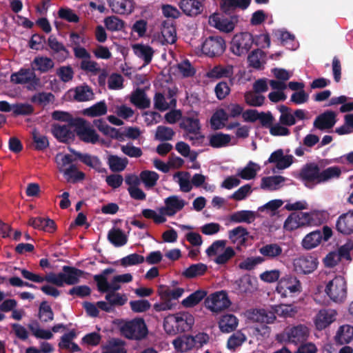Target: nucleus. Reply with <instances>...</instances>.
Here are the masks:
<instances>
[{
  "label": "nucleus",
  "instance_id": "obj_43",
  "mask_svg": "<svg viewBox=\"0 0 353 353\" xmlns=\"http://www.w3.org/2000/svg\"><path fill=\"white\" fill-rule=\"evenodd\" d=\"M74 92V98L79 102L87 101L92 99L94 97L92 88L86 84L76 87Z\"/></svg>",
  "mask_w": 353,
  "mask_h": 353
},
{
  "label": "nucleus",
  "instance_id": "obj_25",
  "mask_svg": "<svg viewBox=\"0 0 353 353\" xmlns=\"http://www.w3.org/2000/svg\"><path fill=\"white\" fill-rule=\"evenodd\" d=\"M179 6L188 16H196L202 12V3L199 0H181Z\"/></svg>",
  "mask_w": 353,
  "mask_h": 353
},
{
  "label": "nucleus",
  "instance_id": "obj_1",
  "mask_svg": "<svg viewBox=\"0 0 353 353\" xmlns=\"http://www.w3.org/2000/svg\"><path fill=\"white\" fill-rule=\"evenodd\" d=\"M299 175L305 185L309 186L339 178L341 170L339 166H332L321 171L318 164L309 163L301 168Z\"/></svg>",
  "mask_w": 353,
  "mask_h": 353
},
{
  "label": "nucleus",
  "instance_id": "obj_3",
  "mask_svg": "<svg viewBox=\"0 0 353 353\" xmlns=\"http://www.w3.org/2000/svg\"><path fill=\"white\" fill-rule=\"evenodd\" d=\"M69 150L75 156V158H72L70 154H65L61 159L63 166L66 165H70L72 162L78 159L83 164L92 168L99 173H104L107 172L106 169L102 166V163L98 157L92 156L88 153H81L70 148H69Z\"/></svg>",
  "mask_w": 353,
  "mask_h": 353
},
{
  "label": "nucleus",
  "instance_id": "obj_60",
  "mask_svg": "<svg viewBox=\"0 0 353 353\" xmlns=\"http://www.w3.org/2000/svg\"><path fill=\"white\" fill-rule=\"evenodd\" d=\"M246 340L245 336L241 332L233 333L228 339L227 347L230 350H235L241 346Z\"/></svg>",
  "mask_w": 353,
  "mask_h": 353
},
{
  "label": "nucleus",
  "instance_id": "obj_19",
  "mask_svg": "<svg viewBox=\"0 0 353 353\" xmlns=\"http://www.w3.org/2000/svg\"><path fill=\"white\" fill-rule=\"evenodd\" d=\"M63 272H61L63 285L64 283L72 285L79 282V278L82 277L85 272L74 267L64 265L62 268Z\"/></svg>",
  "mask_w": 353,
  "mask_h": 353
},
{
  "label": "nucleus",
  "instance_id": "obj_10",
  "mask_svg": "<svg viewBox=\"0 0 353 353\" xmlns=\"http://www.w3.org/2000/svg\"><path fill=\"white\" fill-rule=\"evenodd\" d=\"M225 49V43L221 37L210 36L202 45V52L210 57L221 55Z\"/></svg>",
  "mask_w": 353,
  "mask_h": 353
},
{
  "label": "nucleus",
  "instance_id": "obj_13",
  "mask_svg": "<svg viewBox=\"0 0 353 353\" xmlns=\"http://www.w3.org/2000/svg\"><path fill=\"white\" fill-rule=\"evenodd\" d=\"M317 265V259L312 256H301L293 261L294 269L299 274H310L316 269Z\"/></svg>",
  "mask_w": 353,
  "mask_h": 353
},
{
  "label": "nucleus",
  "instance_id": "obj_7",
  "mask_svg": "<svg viewBox=\"0 0 353 353\" xmlns=\"http://www.w3.org/2000/svg\"><path fill=\"white\" fill-rule=\"evenodd\" d=\"M254 39L251 33L245 32L236 34L232 38L230 50L237 56L246 54L252 48Z\"/></svg>",
  "mask_w": 353,
  "mask_h": 353
},
{
  "label": "nucleus",
  "instance_id": "obj_5",
  "mask_svg": "<svg viewBox=\"0 0 353 353\" xmlns=\"http://www.w3.org/2000/svg\"><path fill=\"white\" fill-rule=\"evenodd\" d=\"M327 296L335 303H342L347 297V284L343 276H335L325 288Z\"/></svg>",
  "mask_w": 353,
  "mask_h": 353
},
{
  "label": "nucleus",
  "instance_id": "obj_16",
  "mask_svg": "<svg viewBox=\"0 0 353 353\" xmlns=\"http://www.w3.org/2000/svg\"><path fill=\"white\" fill-rule=\"evenodd\" d=\"M164 203L165 206L160 209V212L168 216H174L177 212L181 210L185 205V201L179 199L176 195L168 196L164 200Z\"/></svg>",
  "mask_w": 353,
  "mask_h": 353
},
{
  "label": "nucleus",
  "instance_id": "obj_45",
  "mask_svg": "<svg viewBox=\"0 0 353 353\" xmlns=\"http://www.w3.org/2000/svg\"><path fill=\"white\" fill-rule=\"evenodd\" d=\"M261 254L269 259H274L279 256L282 252V248L277 243L266 244L259 250Z\"/></svg>",
  "mask_w": 353,
  "mask_h": 353
},
{
  "label": "nucleus",
  "instance_id": "obj_4",
  "mask_svg": "<svg viewBox=\"0 0 353 353\" xmlns=\"http://www.w3.org/2000/svg\"><path fill=\"white\" fill-rule=\"evenodd\" d=\"M276 291L282 298L293 297L302 292V285L296 276L288 274L279 280Z\"/></svg>",
  "mask_w": 353,
  "mask_h": 353
},
{
  "label": "nucleus",
  "instance_id": "obj_30",
  "mask_svg": "<svg viewBox=\"0 0 353 353\" xmlns=\"http://www.w3.org/2000/svg\"><path fill=\"white\" fill-rule=\"evenodd\" d=\"M134 53L143 59L145 65H148L152 61L154 51L152 47L141 43H136L132 46Z\"/></svg>",
  "mask_w": 353,
  "mask_h": 353
},
{
  "label": "nucleus",
  "instance_id": "obj_52",
  "mask_svg": "<svg viewBox=\"0 0 353 353\" xmlns=\"http://www.w3.org/2000/svg\"><path fill=\"white\" fill-rule=\"evenodd\" d=\"M32 334L37 339H50L52 338V333L48 330L39 328V323L37 321H32L28 325Z\"/></svg>",
  "mask_w": 353,
  "mask_h": 353
},
{
  "label": "nucleus",
  "instance_id": "obj_53",
  "mask_svg": "<svg viewBox=\"0 0 353 353\" xmlns=\"http://www.w3.org/2000/svg\"><path fill=\"white\" fill-rule=\"evenodd\" d=\"M299 214V216L300 218V225L301 227L306 226V225H317L321 222L317 221L319 219V214L316 212H297Z\"/></svg>",
  "mask_w": 353,
  "mask_h": 353
},
{
  "label": "nucleus",
  "instance_id": "obj_11",
  "mask_svg": "<svg viewBox=\"0 0 353 353\" xmlns=\"http://www.w3.org/2000/svg\"><path fill=\"white\" fill-rule=\"evenodd\" d=\"M179 126L188 133L193 134L196 136L195 137L188 135L183 136L185 139L192 141L193 143H194L195 141L201 142L204 139V136L200 133L201 124L199 119L184 117L182 118Z\"/></svg>",
  "mask_w": 353,
  "mask_h": 353
},
{
  "label": "nucleus",
  "instance_id": "obj_41",
  "mask_svg": "<svg viewBox=\"0 0 353 353\" xmlns=\"http://www.w3.org/2000/svg\"><path fill=\"white\" fill-rule=\"evenodd\" d=\"M323 239L320 230L313 231L307 234L302 241V245L307 250L312 249L316 247Z\"/></svg>",
  "mask_w": 353,
  "mask_h": 353
},
{
  "label": "nucleus",
  "instance_id": "obj_62",
  "mask_svg": "<svg viewBox=\"0 0 353 353\" xmlns=\"http://www.w3.org/2000/svg\"><path fill=\"white\" fill-rule=\"evenodd\" d=\"M145 258L143 256L137 253L129 254L121 259V264L124 266H131L143 263Z\"/></svg>",
  "mask_w": 353,
  "mask_h": 353
},
{
  "label": "nucleus",
  "instance_id": "obj_44",
  "mask_svg": "<svg viewBox=\"0 0 353 353\" xmlns=\"http://www.w3.org/2000/svg\"><path fill=\"white\" fill-rule=\"evenodd\" d=\"M207 270L208 267L204 263H199L192 264L184 270L183 275L185 278L192 279L203 275L206 272Z\"/></svg>",
  "mask_w": 353,
  "mask_h": 353
},
{
  "label": "nucleus",
  "instance_id": "obj_21",
  "mask_svg": "<svg viewBox=\"0 0 353 353\" xmlns=\"http://www.w3.org/2000/svg\"><path fill=\"white\" fill-rule=\"evenodd\" d=\"M288 341L290 343L297 344L304 343L309 336V330L303 325H298L292 327L287 332Z\"/></svg>",
  "mask_w": 353,
  "mask_h": 353
},
{
  "label": "nucleus",
  "instance_id": "obj_29",
  "mask_svg": "<svg viewBox=\"0 0 353 353\" xmlns=\"http://www.w3.org/2000/svg\"><path fill=\"white\" fill-rule=\"evenodd\" d=\"M250 319L258 323L270 324L274 323L276 316L272 310L268 311L265 309H254L251 312Z\"/></svg>",
  "mask_w": 353,
  "mask_h": 353
},
{
  "label": "nucleus",
  "instance_id": "obj_58",
  "mask_svg": "<svg viewBox=\"0 0 353 353\" xmlns=\"http://www.w3.org/2000/svg\"><path fill=\"white\" fill-rule=\"evenodd\" d=\"M336 337L341 343H350L353 338V327L348 325L341 326Z\"/></svg>",
  "mask_w": 353,
  "mask_h": 353
},
{
  "label": "nucleus",
  "instance_id": "obj_61",
  "mask_svg": "<svg viewBox=\"0 0 353 353\" xmlns=\"http://www.w3.org/2000/svg\"><path fill=\"white\" fill-rule=\"evenodd\" d=\"M58 16L60 19L70 23H78L79 21V16L69 8H61L58 11Z\"/></svg>",
  "mask_w": 353,
  "mask_h": 353
},
{
  "label": "nucleus",
  "instance_id": "obj_38",
  "mask_svg": "<svg viewBox=\"0 0 353 353\" xmlns=\"http://www.w3.org/2000/svg\"><path fill=\"white\" fill-rule=\"evenodd\" d=\"M256 213L251 210H240L230 215V220L234 223H251L255 220Z\"/></svg>",
  "mask_w": 353,
  "mask_h": 353
},
{
  "label": "nucleus",
  "instance_id": "obj_64",
  "mask_svg": "<svg viewBox=\"0 0 353 353\" xmlns=\"http://www.w3.org/2000/svg\"><path fill=\"white\" fill-rule=\"evenodd\" d=\"M121 345V340L112 339L108 341L105 347L106 351L102 353H126V350Z\"/></svg>",
  "mask_w": 353,
  "mask_h": 353
},
{
  "label": "nucleus",
  "instance_id": "obj_42",
  "mask_svg": "<svg viewBox=\"0 0 353 353\" xmlns=\"http://www.w3.org/2000/svg\"><path fill=\"white\" fill-rule=\"evenodd\" d=\"M128 163L127 158H121L117 155H110L108 164L110 169L114 172H119L124 170Z\"/></svg>",
  "mask_w": 353,
  "mask_h": 353
},
{
  "label": "nucleus",
  "instance_id": "obj_20",
  "mask_svg": "<svg viewBox=\"0 0 353 353\" xmlns=\"http://www.w3.org/2000/svg\"><path fill=\"white\" fill-rule=\"evenodd\" d=\"M336 114L332 110H327L317 116L314 121V127L320 130L332 128L336 123Z\"/></svg>",
  "mask_w": 353,
  "mask_h": 353
},
{
  "label": "nucleus",
  "instance_id": "obj_18",
  "mask_svg": "<svg viewBox=\"0 0 353 353\" xmlns=\"http://www.w3.org/2000/svg\"><path fill=\"white\" fill-rule=\"evenodd\" d=\"M70 127L68 124L54 123L52 125V133L59 142L68 143L72 141L75 137V132L70 130Z\"/></svg>",
  "mask_w": 353,
  "mask_h": 353
},
{
  "label": "nucleus",
  "instance_id": "obj_32",
  "mask_svg": "<svg viewBox=\"0 0 353 353\" xmlns=\"http://www.w3.org/2000/svg\"><path fill=\"white\" fill-rule=\"evenodd\" d=\"M65 179L68 183H76L84 180L85 174L82 171L78 170L74 164L70 165L65 169H60Z\"/></svg>",
  "mask_w": 353,
  "mask_h": 353
},
{
  "label": "nucleus",
  "instance_id": "obj_49",
  "mask_svg": "<svg viewBox=\"0 0 353 353\" xmlns=\"http://www.w3.org/2000/svg\"><path fill=\"white\" fill-rule=\"evenodd\" d=\"M33 63L36 69L42 73L47 72L54 65L52 59L47 57H37L34 59Z\"/></svg>",
  "mask_w": 353,
  "mask_h": 353
},
{
  "label": "nucleus",
  "instance_id": "obj_57",
  "mask_svg": "<svg viewBox=\"0 0 353 353\" xmlns=\"http://www.w3.org/2000/svg\"><path fill=\"white\" fill-rule=\"evenodd\" d=\"M106 28L112 32L121 30L125 22L116 16L108 17L104 20Z\"/></svg>",
  "mask_w": 353,
  "mask_h": 353
},
{
  "label": "nucleus",
  "instance_id": "obj_56",
  "mask_svg": "<svg viewBox=\"0 0 353 353\" xmlns=\"http://www.w3.org/2000/svg\"><path fill=\"white\" fill-rule=\"evenodd\" d=\"M52 118L55 121L66 122L72 127H74L76 121L80 119V117L73 118L69 112L60 110L54 111L52 113Z\"/></svg>",
  "mask_w": 353,
  "mask_h": 353
},
{
  "label": "nucleus",
  "instance_id": "obj_15",
  "mask_svg": "<svg viewBox=\"0 0 353 353\" xmlns=\"http://www.w3.org/2000/svg\"><path fill=\"white\" fill-rule=\"evenodd\" d=\"M47 43L51 50V55L58 61L63 62L70 57L69 50L58 41L55 36L50 35Z\"/></svg>",
  "mask_w": 353,
  "mask_h": 353
},
{
  "label": "nucleus",
  "instance_id": "obj_47",
  "mask_svg": "<svg viewBox=\"0 0 353 353\" xmlns=\"http://www.w3.org/2000/svg\"><path fill=\"white\" fill-rule=\"evenodd\" d=\"M231 140L229 134L217 132L209 137L210 145L214 148H222L227 145Z\"/></svg>",
  "mask_w": 353,
  "mask_h": 353
},
{
  "label": "nucleus",
  "instance_id": "obj_6",
  "mask_svg": "<svg viewBox=\"0 0 353 353\" xmlns=\"http://www.w3.org/2000/svg\"><path fill=\"white\" fill-rule=\"evenodd\" d=\"M121 332L129 339L141 340L148 334V328L142 318H137L123 325Z\"/></svg>",
  "mask_w": 353,
  "mask_h": 353
},
{
  "label": "nucleus",
  "instance_id": "obj_12",
  "mask_svg": "<svg viewBox=\"0 0 353 353\" xmlns=\"http://www.w3.org/2000/svg\"><path fill=\"white\" fill-rule=\"evenodd\" d=\"M20 270L22 276L24 279L29 280L30 281L37 283H41L44 281H46L48 283L54 284L58 287L63 286L62 277H60V276L61 275V272L59 274L50 272L49 274H47L44 276H42L39 274L32 273L26 269H21Z\"/></svg>",
  "mask_w": 353,
  "mask_h": 353
},
{
  "label": "nucleus",
  "instance_id": "obj_39",
  "mask_svg": "<svg viewBox=\"0 0 353 353\" xmlns=\"http://www.w3.org/2000/svg\"><path fill=\"white\" fill-rule=\"evenodd\" d=\"M238 325L237 318L231 314L222 316L219 321V327L221 332L229 333L234 331Z\"/></svg>",
  "mask_w": 353,
  "mask_h": 353
},
{
  "label": "nucleus",
  "instance_id": "obj_24",
  "mask_svg": "<svg viewBox=\"0 0 353 353\" xmlns=\"http://www.w3.org/2000/svg\"><path fill=\"white\" fill-rule=\"evenodd\" d=\"M250 2L251 0H221L220 6L224 13L231 14L236 8L246 9Z\"/></svg>",
  "mask_w": 353,
  "mask_h": 353
},
{
  "label": "nucleus",
  "instance_id": "obj_27",
  "mask_svg": "<svg viewBox=\"0 0 353 353\" xmlns=\"http://www.w3.org/2000/svg\"><path fill=\"white\" fill-rule=\"evenodd\" d=\"M130 102L139 109H145L150 106V99L142 88H137L131 94Z\"/></svg>",
  "mask_w": 353,
  "mask_h": 353
},
{
  "label": "nucleus",
  "instance_id": "obj_35",
  "mask_svg": "<svg viewBox=\"0 0 353 353\" xmlns=\"http://www.w3.org/2000/svg\"><path fill=\"white\" fill-rule=\"evenodd\" d=\"M174 348L181 352H187L196 347L194 339L191 335H183L172 342Z\"/></svg>",
  "mask_w": 353,
  "mask_h": 353
},
{
  "label": "nucleus",
  "instance_id": "obj_46",
  "mask_svg": "<svg viewBox=\"0 0 353 353\" xmlns=\"http://www.w3.org/2000/svg\"><path fill=\"white\" fill-rule=\"evenodd\" d=\"M38 317L42 323L51 322L54 319V312L46 301H43L39 307Z\"/></svg>",
  "mask_w": 353,
  "mask_h": 353
},
{
  "label": "nucleus",
  "instance_id": "obj_33",
  "mask_svg": "<svg viewBox=\"0 0 353 353\" xmlns=\"http://www.w3.org/2000/svg\"><path fill=\"white\" fill-rule=\"evenodd\" d=\"M334 321V316L332 312L322 310L316 315L314 323L317 330H322L329 326Z\"/></svg>",
  "mask_w": 353,
  "mask_h": 353
},
{
  "label": "nucleus",
  "instance_id": "obj_17",
  "mask_svg": "<svg viewBox=\"0 0 353 353\" xmlns=\"http://www.w3.org/2000/svg\"><path fill=\"white\" fill-rule=\"evenodd\" d=\"M336 230L344 235L353 234V210L340 215L336 222Z\"/></svg>",
  "mask_w": 353,
  "mask_h": 353
},
{
  "label": "nucleus",
  "instance_id": "obj_2",
  "mask_svg": "<svg viewBox=\"0 0 353 353\" xmlns=\"http://www.w3.org/2000/svg\"><path fill=\"white\" fill-rule=\"evenodd\" d=\"M194 324V316L185 312L168 315L163 320L164 330L169 335L190 331Z\"/></svg>",
  "mask_w": 353,
  "mask_h": 353
},
{
  "label": "nucleus",
  "instance_id": "obj_9",
  "mask_svg": "<svg viewBox=\"0 0 353 353\" xmlns=\"http://www.w3.org/2000/svg\"><path fill=\"white\" fill-rule=\"evenodd\" d=\"M74 128V132L81 141L92 144L99 141V134L84 119L80 118V119L77 120Z\"/></svg>",
  "mask_w": 353,
  "mask_h": 353
},
{
  "label": "nucleus",
  "instance_id": "obj_48",
  "mask_svg": "<svg viewBox=\"0 0 353 353\" xmlns=\"http://www.w3.org/2000/svg\"><path fill=\"white\" fill-rule=\"evenodd\" d=\"M284 181L285 178L281 175L265 176L262 178L261 188L262 189L276 190L279 188V185Z\"/></svg>",
  "mask_w": 353,
  "mask_h": 353
},
{
  "label": "nucleus",
  "instance_id": "obj_22",
  "mask_svg": "<svg viewBox=\"0 0 353 353\" xmlns=\"http://www.w3.org/2000/svg\"><path fill=\"white\" fill-rule=\"evenodd\" d=\"M28 225L34 229L42 230L50 233L57 230L55 222L50 218L32 217L28 221Z\"/></svg>",
  "mask_w": 353,
  "mask_h": 353
},
{
  "label": "nucleus",
  "instance_id": "obj_50",
  "mask_svg": "<svg viewBox=\"0 0 353 353\" xmlns=\"http://www.w3.org/2000/svg\"><path fill=\"white\" fill-rule=\"evenodd\" d=\"M108 110L106 103L104 101H101L94 104L91 107L84 110V114L92 117H100L106 114Z\"/></svg>",
  "mask_w": 353,
  "mask_h": 353
},
{
  "label": "nucleus",
  "instance_id": "obj_40",
  "mask_svg": "<svg viewBox=\"0 0 353 353\" xmlns=\"http://www.w3.org/2000/svg\"><path fill=\"white\" fill-rule=\"evenodd\" d=\"M108 239L116 247L125 245L128 241L126 235L119 228H112L108 234Z\"/></svg>",
  "mask_w": 353,
  "mask_h": 353
},
{
  "label": "nucleus",
  "instance_id": "obj_55",
  "mask_svg": "<svg viewBox=\"0 0 353 353\" xmlns=\"http://www.w3.org/2000/svg\"><path fill=\"white\" fill-rule=\"evenodd\" d=\"M260 167L255 163L250 161L248 165L239 173L241 179L250 180L254 179Z\"/></svg>",
  "mask_w": 353,
  "mask_h": 353
},
{
  "label": "nucleus",
  "instance_id": "obj_54",
  "mask_svg": "<svg viewBox=\"0 0 353 353\" xmlns=\"http://www.w3.org/2000/svg\"><path fill=\"white\" fill-rule=\"evenodd\" d=\"M174 134L175 132L171 128L165 125H159L156 130L155 139L161 141H170L172 139Z\"/></svg>",
  "mask_w": 353,
  "mask_h": 353
},
{
  "label": "nucleus",
  "instance_id": "obj_51",
  "mask_svg": "<svg viewBox=\"0 0 353 353\" xmlns=\"http://www.w3.org/2000/svg\"><path fill=\"white\" fill-rule=\"evenodd\" d=\"M140 179L146 188H150L156 185L159 175L154 171L143 170L140 173Z\"/></svg>",
  "mask_w": 353,
  "mask_h": 353
},
{
  "label": "nucleus",
  "instance_id": "obj_8",
  "mask_svg": "<svg viewBox=\"0 0 353 353\" xmlns=\"http://www.w3.org/2000/svg\"><path fill=\"white\" fill-rule=\"evenodd\" d=\"M204 305L212 312L219 313L231 305L227 293L224 291L216 292L205 299Z\"/></svg>",
  "mask_w": 353,
  "mask_h": 353
},
{
  "label": "nucleus",
  "instance_id": "obj_26",
  "mask_svg": "<svg viewBox=\"0 0 353 353\" xmlns=\"http://www.w3.org/2000/svg\"><path fill=\"white\" fill-rule=\"evenodd\" d=\"M229 239L233 243L237 244V248L245 245L249 236L247 229L243 226H238L228 232Z\"/></svg>",
  "mask_w": 353,
  "mask_h": 353
},
{
  "label": "nucleus",
  "instance_id": "obj_31",
  "mask_svg": "<svg viewBox=\"0 0 353 353\" xmlns=\"http://www.w3.org/2000/svg\"><path fill=\"white\" fill-rule=\"evenodd\" d=\"M157 292L161 300H166L171 302L172 300H176L181 297L184 292V289L177 288L171 290L168 286L160 285Z\"/></svg>",
  "mask_w": 353,
  "mask_h": 353
},
{
  "label": "nucleus",
  "instance_id": "obj_36",
  "mask_svg": "<svg viewBox=\"0 0 353 353\" xmlns=\"http://www.w3.org/2000/svg\"><path fill=\"white\" fill-rule=\"evenodd\" d=\"M207 291L205 290H197L190 294L187 298L184 299L181 304L186 308L193 307L199 304L204 298L207 296Z\"/></svg>",
  "mask_w": 353,
  "mask_h": 353
},
{
  "label": "nucleus",
  "instance_id": "obj_14",
  "mask_svg": "<svg viewBox=\"0 0 353 353\" xmlns=\"http://www.w3.org/2000/svg\"><path fill=\"white\" fill-rule=\"evenodd\" d=\"M12 82L17 84L30 83L28 86V89L35 88L39 83V79L36 76L35 73L30 69H21L18 72L13 73L10 77Z\"/></svg>",
  "mask_w": 353,
  "mask_h": 353
},
{
  "label": "nucleus",
  "instance_id": "obj_23",
  "mask_svg": "<svg viewBox=\"0 0 353 353\" xmlns=\"http://www.w3.org/2000/svg\"><path fill=\"white\" fill-rule=\"evenodd\" d=\"M112 11L119 14H129L134 10L133 0H109Z\"/></svg>",
  "mask_w": 353,
  "mask_h": 353
},
{
  "label": "nucleus",
  "instance_id": "obj_37",
  "mask_svg": "<svg viewBox=\"0 0 353 353\" xmlns=\"http://www.w3.org/2000/svg\"><path fill=\"white\" fill-rule=\"evenodd\" d=\"M271 307L274 315L277 314L283 318L294 317L298 312L297 307L292 305L280 304Z\"/></svg>",
  "mask_w": 353,
  "mask_h": 353
},
{
  "label": "nucleus",
  "instance_id": "obj_59",
  "mask_svg": "<svg viewBox=\"0 0 353 353\" xmlns=\"http://www.w3.org/2000/svg\"><path fill=\"white\" fill-rule=\"evenodd\" d=\"M32 140L34 143V148L37 150H43L49 146L48 137L41 135L37 130H34L32 132Z\"/></svg>",
  "mask_w": 353,
  "mask_h": 353
},
{
  "label": "nucleus",
  "instance_id": "obj_63",
  "mask_svg": "<svg viewBox=\"0 0 353 353\" xmlns=\"http://www.w3.org/2000/svg\"><path fill=\"white\" fill-rule=\"evenodd\" d=\"M105 298L113 308L114 306L123 305L127 301V299L119 293H114V292H107Z\"/></svg>",
  "mask_w": 353,
  "mask_h": 353
},
{
  "label": "nucleus",
  "instance_id": "obj_28",
  "mask_svg": "<svg viewBox=\"0 0 353 353\" xmlns=\"http://www.w3.org/2000/svg\"><path fill=\"white\" fill-rule=\"evenodd\" d=\"M233 66L228 65L223 66L221 65H215L210 69L207 73L206 77L209 79H221V78H230L233 76Z\"/></svg>",
  "mask_w": 353,
  "mask_h": 353
},
{
  "label": "nucleus",
  "instance_id": "obj_34",
  "mask_svg": "<svg viewBox=\"0 0 353 353\" xmlns=\"http://www.w3.org/2000/svg\"><path fill=\"white\" fill-rule=\"evenodd\" d=\"M161 34L164 41L163 43L173 44L176 41V28L172 22L169 21H164L162 23Z\"/></svg>",
  "mask_w": 353,
  "mask_h": 353
}]
</instances>
